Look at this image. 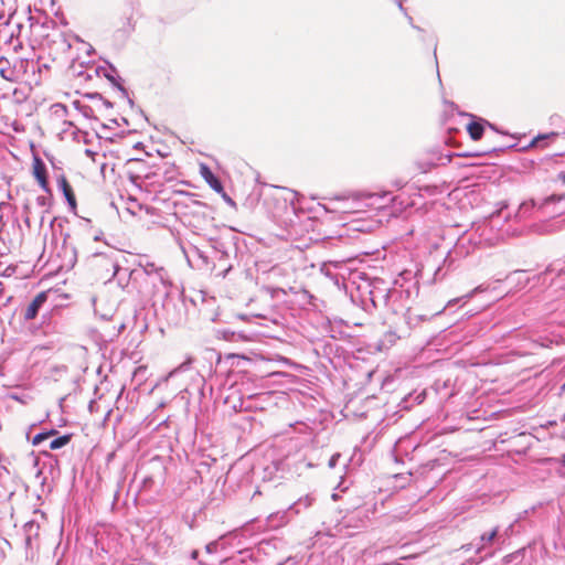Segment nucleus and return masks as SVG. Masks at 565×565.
<instances>
[{"label":"nucleus","instance_id":"nucleus-14","mask_svg":"<svg viewBox=\"0 0 565 565\" xmlns=\"http://www.w3.org/2000/svg\"><path fill=\"white\" fill-rule=\"evenodd\" d=\"M340 458V454H334L329 460V467H334L337 465L338 459Z\"/></svg>","mask_w":565,"mask_h":565},{"label":"nucleus","instance_id":"nucleus-25","mask_svg":"<svg viewBox=\"0 0 565 565\" xmlns=\"http://www.w3.org/2000/svg\"><path fill=\"white\" fill-rule=\"evenodd\" d=\"M154 142L150 143V149H153Z\"/></svg>","mask_w":565,"mask_h":565},{"label":"nucleus","instance_id":"nucleus-6","mask_svg":"<svg viewBox=\"0 0 565 565\" xmlns=\"http://www.w3.org/2000/svg\"><path fill=\"white\" fill-rule=\"evenodd\" d=\"M104 76L120 92L122 97L128 98V90L121 85L117 70L113 65L104 71Z\"/></svg>","mask_w":565,"mask_h":565},{"label":"nucleus","instance_id":"nucleus-10","mask_svg":"<svg viewBox=\"0 0 565 565\" xmlns=\"http://www.w3.org/2000/svg\"><path fill=\"white\" fill-rule=\"evenodd\" d=\"M488 150H473V152H455L454 154L457 157H481L487 153Z\"/></svg>","mask_w":565,"mask_h":565},{"label":"nucleus","instance_id":"nucleus-1","mask_svg":"<svg viewBox=\"0 0 565 565\" xmlns=\"http://www.w3.org/2000/svg\"><path fill=\"white\" fill-rule=\"evenodd\" d=\"M467 116L470 117L472 120L469 124H467L466 129H467L470 138L473 140H478L482 137L486 126H488L490 129H492L494 131H498L503 137H510V138L519 140V141L523 138H526V134H524V132L523 134H520V132L510 134L508 131H501V130H498V128L494 125L490 124L488 120H486L483 118H478L471 114H467Z\"/></svg>","mask_w":565,"mask_h":565},{"label":"nucleus","instance_id":"nucleus-4","mask_svg":"<svg viewBox=\"0 0 565 565\" xmlns=\"http://www.w3.org/2000/svg\"><path fill=\"white\" fill-rule=\"evenodd\" d=\"M65 128L58 132V138L61 141H87L86 137L82 131H79L73 124L63 121Z\"/></svg>","mask_w":565,"mask_h":565},{"label":"nucleus","instance_id":"nucleus-7","mask_svg":"<svg viewBox=\"0 0 565 565\" xmlns=\"http://www.w3.org/2000/svg\"><path fill=\"white\" fill-rule=\"evenodd\" d=\"M58 184L63 191V194H64L70 207L72 210H75L77 206L76 198H75V194H74V191H73L71 184L68 183L67 179L64 175H62L58 179Z\"/></svg>","mask_w":565,"mask_h":565},{"label":"nucleus","instance_id":"nucleus-13","mask_svg":"<svg viewBox=\"0 0 565 565\" xmlns=\"http://www.w3.org/2000/svg\"><path fill=\"white\" fill-rule=\"evenodd\" d=\"M85 153L92 159L93 162L98 161L99 152L97 150L86 149Z\"/></svg>","mask_w":565,"mask_h":565},{"label":"nucleus","instance_id":"nucleus-12","mask_svg":"<svg viewBox=\"0 0 565 565\" xmlns=\"http://www.w3.org/2000/svg\"><path fill=\"white\" fill-rule=\"evenodd\" d=\"M47 438H49V434H46V433H40V434H38V435H35V436L33 437L32 443H33V445H39L40 443H42L43 440H45V439H47Z\"/></svg>","mask_w":565,"mask_h":565},{"label":"nucleus","instance_id":"nucleus-2","mask_svg":"<svg viewBox=\"0 0 565 565\" xmlns=\"http://www.w3.org/2000/svg\"><path fill=\"white\" fill-rule=\"evenodd\" d=\"M31 151L33 154L32 173L36 179L39 185L45 191L50 192L47 172L44 162L40 156L35 152L34 143H31Z\"/></svg>","mask_w":565,"mask_h":565},{"label":"nucleus","instance_id":"nucleus-3","mask_svg":"<svg viewBox=\"0 0 565 565\" xmlns=\"http://www.w3.org/2000/svg\"><path fill=\"white\" fill-rule=\"evenodd\" d=\"M200 175L204 179V181L221 196L231 202V198L226 194L224 191V188L222 185V182L218 180L217 177L214 175V173L211 171V169L205 163H200Z\"/></svg>","mask_w":565,"mask_h":565},{"label":"nucleus","instance_id":"nucleus-16","mask_svg":"<svg viewBox=\"0 0 565 565\" xmlns=\"http://www.w3.org/2000/svg\"><path fill=\"white\" fill-rule=\"evenodd\" d=\"M529 282V279H524L523 281H518L521 288H523Z\"/></svg>","mask_w":565,"mask_h":565},{"label":"nucleus","instance_id":"nucleus-8","mask_svg":"<svg viewBox=\"0 0 565 565\" xmlns=\"http://www.w3.org/2000/svg\"><path fill=\"white\" fill-rule=\"evenodd\" d=\"M498 535V527L492 529L491 531L483 533L480 537L482 544L478 547V550L484 548L492 544L493 540Z\"/></svg>","mask_w":565,"mask_h":565},{"label":"nucleus","instance_id":"nucleus-19","mask_svg":"<svg viewBox=\"0 0 565 565\" xmlns=\"http://www.w3.org/2000/svg\"><path fill=\"white\" fill-rule=\"evenodd\" d=\"M558 178H559L561 180L565 181V173H564V172L559 173Z\"/></svg>","mask_w":565,"mask_h":565},{"label":"nucleus","instance_id":"nucleus-24","mask_svg":"<svg viewBox=\"0 0 565 565\" xmlns=\"http://www.w3.org/2000/svg\"><path fill=\"white\" fill-rule=\"evenodd\" d=\"M154 142L150 143V149H153Z\"/></svg>","mask_w":565,"mask_h":565},{"label":"nucleus","instance_id":"nucleus-23","mask_svg":"<svg viewBox=\"0 0 565 565\" xmlns=\"http://www.w3.org/2000/svg\"><path fill=\"white\" fill-rule=\"evenodd\" d=\"M450 158H451V154L446 156L447 161H450Z\"/></svg>","mask_w":565,"mask_h":565},{"label":"nucleus","instance_id":"nucleus-11","mask_svg":"<svg viewBox=\"0 0 565 565\" xmlns=\"http://www.w3.org/2000/svg\"><path fill=\"white\" fill-rule=\"evenodd\" d=\"M556 136H557V134H555V132H552L550 135L548 134H537L535 136H532L530 141H533V142L545 141L550 137H556Z\"/></svg>","mask_w":565,"mask_h":565},{"label":"nucleus","instance_id":"nucleus-27","mask_svg":"<svg viewBox=\"0 0 565 565\" xmlns=\"http://www.w3.org/2000/svg\"><path fill=\"white\" fill-rule=\"evenodd\" d=\"M562 460H563V463L565 465V455L563 456V459H562Z\"/></svg>","mask_w":565,"mask_h":565},{"label":"nucleus","instance_id":"nucleus-26","mask_svg":"<svg viewBox=\"0 0 565 565\" xmlns=\"http://www.w3.org/2000/svg\"><path fill=\"white\" fill-rule=\"evenodd\" d=\"M562 391L565 392V383L562 385Z\"/></svg>","mask_w":565,"mask_h":565},{"label":"nucleus","instance_id":"nucleus-18","mask_svg":"<svg viewBox=\"0 0 565 565\" xmlns=\"http://www.w3.org/2000/svg\"><path fill=\"white\" fill-rule=\"evenodd\" d=\"M139 147H140V148H142V149L145 148V147H143V143L137 142V143L135 145V148H137V149H138Z\"/></svg>","mask_w":565,"mask_h":565},{"label":"nucleus","instance_id":"nucleus-5","mask_svg":"<svg viewBox=\"0 0 565 565\" xmlns=\"http://www.w3.org/2000/svg\"><path fill=\"white\" fill-rule=\"evenodd\" d=\"M46 299H47V292L46 291L39 292L34 297L32 302L25 309V311H24V319L25 320H33L38 316L39 309L46 301Z\"/></svg>","mask_w":565,"mask_h":565},{"label":"nucleus","instance_id":"nucleus-20","mask_svg":"<svg viewBox=\"0 0 565 565\" xmlns=\"http://www.w3.org/2000/svg\"><path fill=\"white\" fill-rule=\"evenodd\" d=\"M104 104L107 106V107H111V103L108 102V100H105Z\"/></svg>","mask_w":565,"mask_h":565},{"label":"nucleus","instance_id":"nucleus-22","mask_svg":"<svg viewBox=\"0 0 565 565\" xmlns=\"http://www.w3.org/2000/svg\"><path fill=\"white\" fill-rule=\"evenodd\" d=\"M520 273H521L520 270H515V271L513 273V275H512V276H516V275H519Z\"/></svg>","mask_w":565,"mask_h":565},{"label":"nucleus","instance_id":"nucleus-15","mask_svg":"<svg viewBox=\"0 0 565 565\" xmlns=\"http://www.w3.org/2000/svg\"><path fill=\"white\" fill-rule=\"evenodd\" d=\"M536 145L537 143L531 142V143H527V146L520 148V150H527L529 148L534 147Z\"/></svg>","mask_w":565,"mask_h":565},{"label":"nucleus","instance_id":"nucleus-9","mask_svg":"<svg viewBox=\"0 0 565 565\" xmlns=\"http://www.w3.org/2000/svg\"><path fill=\"white\" fill-rule=\"evenodd\" d=\"M71 435H63L50 443V449L55 450L66 446L71 441Z\"/></svg>","mask_w":565,"mask_h":565},{"label":"nucleus","instance_id":"nucleus-17","mask_svg":"<svg viewBox=\"0 0 565 565\" xmlns=\"http://www.w3.org/2000/svg\"><path fill=\"white\" fill-rule=\"evenodd\" d=\"M46 434H49V437H51V436L56 435V434H57V430L52 429V430H50V431H46Z\"/></svg>","mask_w":565,"mask_h":565},{"label":"nucleus","instance_id":"nucleus-21","mask_svg":"<svg viewBox=\"0 0 565 565\" xmlns=\"http://www.w3.org/2000/svg\"><path fill=\"white\" fill-rule=\"evenodd\" d=\"M156 152H157L159 156H161V157H163V156H164V154H162V153H161V151H160L159 149H156Z\"/></svg>","mask_w":565,"mask_h":565}]
</instances>
